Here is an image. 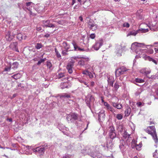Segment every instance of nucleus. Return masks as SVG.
<instances>
[{
  "label": "nucleus",
  "mask_w": 158,
  "mask_h": 158,
  "mask_svg": "<svg viewBox=\"0 0 158 158\" xmlns=\"http://www.w3.org/2000/svg\"><path fill=\"white\" fill-rule=\"evenodd\" d=\"M144 130L146 132L151 135L156 143H157L158 139L154 126H148Z\"/></svg>",
  "instance_id": "1"
},
{
  "label": "nucleus",
  "mask_w": 158,
  "mask_h": 158,
  "mask_svg": "<svg viewBox=\"0 0 158 158\" xmlns=\"http://www.w3.org/2000/svg\"><path fill=\"white\" fill-rule=\"evenodd\" d=\"M66 119L69 123H72L78 119V114L75 113H71L67 115Z\"/></svg>",
  "instance_id": "2"
},
{
  "label": "nucleus",
  "mask_w": 158,
  "mask_h": 158,
  "mask_svg": "<svg viewBox=\"0 0 158 158\" xmlns=\"http://www.w3.org/2000/svg\"><path fill=\"white\" fill-rule=\"evenodd\" d=\"M128 70L127 68L124 66H122L116 69L115 72V75L116 77H119L121 75L124 73L125 72Z\"/></svg>",
  "instance_id": "3"
},
{
  "label": "nucleus",
  "mask_w": 158,
  "mask_h": 158,
  "mask_svg": "<svg viewBox=\"0 0 158 158\" xmlns=\"http://www.w3.org/2000/svg\"><path fill=\"white\" fill-rule=\"evenodd\" d=\"M126 51V49L125 46H119L115 49V52L118 56H121L122 53Z\"/></svg>",
  "instance_id": "4"
},
{
  "label": "nucleus",
  "mask_w": 158,
  "mask_h": 158,
  "mask_svg": "<svg viewBox=\"0 0 158 158\" xmlns=\"http://www.w3.org/2000/svg\"><path fill=\"white\" fill-rule=\"evenodd\" d=\"M109 129V134L110 138L113 139L115 138L116 136V134L115 132V130L113 126H110Z\"/></svg>",
  "instance_id": "5"
},
{
  "label": "nucleus",
  "mask_w": 158,
  "mask_h": 158,
  "mask_svg": "<svg viewBox=\"0 0 158 158\" xmlns=\"http://www.w3.org/2000/svg\"><path fill=\"white\" fill-rule=\"evenodd\" d=\"M80 59H81L78 63V64L81 66H84L85 63L88 62L89 60V58L85 56L80 57Z\"/></svg>",
  "instance_id": "6"
},
{
  "label": "nucleus",
  "mask_w": 158,
  "mask_h": 158,
  "mask_svg": "<svg viewBox=\"0 0 158 158\" xmlns=\"http://www.w3.org/2000/svg\"><path fill=\"white\" fill-rule=\"evenodd\" d=\"M44 147L43 146L38 147L35 148L33 149L34 152L37 153L40 156L43 155L44 153Z\"/></svg>",
  "instance_id": "7"
},
{
  "label": "nucleus",
  "mask_w": 158,
  "mask_h": 158,
  "mask_svg": "<svg viewBox=\"0 0 158 158\" xmlns=\"http://www.w3.org/2000/svg\"><path fill=\"white\" fill-rule=\"evenodd\" d=\"M42 26L44 27H55L54 24L50 23V21L48 20L42 21Z\"/></svg>",
  "instance_id": "8"
},
{
  "label": "nucleus",
  "mask_w": 158,
  "mask_h": 158,
  "mask_svg": "<svg viewBox=\"0 0 158 158\" xmlns=\"http://www.w3.org/2000/svg\"><path fill=\"white\" fill-rule=\"evenodd\" d=\"M140 72L141 73L144 74L148 77L151 78V77L148 76V74L151 72V70L147 68H143L140 70Z\"/></svg>",
  "instance_id": "9"
},
{
  "label": "nucleus",
  "mask_w": 158,
  "mask_h": 158,
  "mask_svg": "<svg viewBox=\"0 0 158 158\" xmlns=\"http://www.w3.org/2000/svg\"><path fill=\"white\" fill-rule=\"evenodd\" d=\"M74 61H71L68 63L66 66V68L70 74H71L73 73L72 69L74 66Z\"/></svg>",
  "instance_id": "10"
},
{
  "label": "nucleus",
  "mask_w": 158,
  "mask_h": 158,
  "mask_svg": "<svg viewBox=\"0 0 158 158\" xmlns=\"http://www.w3.org/2000/svg\"><path fill=\"white\" fill-rule=\"evenodd\" d=\"M143 58L145 60H148L150 61H152L154 63H155V64H157V61L155 60H154L151 57L149 56H148L147 55H145L143 57Z\"/></svg>",
  "instance_id": "11"
},
{
  "label": "nucleus",
  "mask_w": 158,
  "mask_h": 158,
  "mask_svg": "<svg viewBox=\"0 0 158 158\" xmlns=\"http://www.w3.org/2000/svg\"><path fill=\"white\" fill-rule=\"evenodd\" d=\"M143 58L145 60H148L150 61H152L154 63H155V64H157V61L155 60H154L151 57L149 56H148L147 55H145L143 57Z\"/></svg>",
  "instance_id": "12"
},
{
  "label": "nucleus",
  "mask_w": 158,
  "mask_h": 158,
  "mask_svg": "<svg viewBox=\"0 0 158 158\" xmlns=\"http://www.w3.org/2000/svg\"><path fill=\"white\" fill-rule=\"evenodd\" d=\"M17 42H13L11 44L10 46V48L13 50H15L16 52H19V50L17 47Z\"/></svg>",
  "instance_id": "13"
},
{
  "label": "nucleus",
  "mask_w": 158,
  "mask_h": 158,
  "mask_svg": "<svg viewBox=\"0 0 158 158\" xmlns=\"http://www.w3.org/2000/svg\"><path fill=\"white\" fill-rule=\"evenodd\" d=\"M102 40H99L98 42L96 43L94 46V48L95 50H98L99 49L100 47L102 46Z\"/></svg>",
  "instance_id": "14"
},
{
  "label": "nucleus",
  "mask_w": 158,
  "mask_h": 158,
  "mask_svg": "<svg viewBox=\"0 0 158 158\" xmlns=\"http://www.w3.org/2000/svg\"><path fill=\"white\" fill-rule=\"evenodd\" d=\"M113 145L112 140L111 139H108L107 140L106 146L108 149L112 148Z\"/></svg>",
  "instance_id": "15"
},
{
  "label": "nucleus",
  "mask_w": 158,
  "mask_h": 158,
  "mask_svg": "<svg viewBox=\"0 0 158 158\" xmlns=\"http://www.w3.org/2000/svg\"><path fill=\"white\" fill-rule=\"evenodd\" d=\"M107 81L108 85L113 87L114 80L113 77L111 76L108 77Z\"/></svg>",
  "instance_id": "16"
},
{
  "label": "nucleus",
  "mask_w": 158,
  "mask_h": 158,
  "mask_svg": "<svg viewBox=\"0 0 158 158\" xmlns=\"http://www.w3.org/2000/svg\"><path fill=\"white\" fill-rule=\"evenodd\" d=\"M57 78L58 79H60L62 78V80L64 81V80H68V78L67 77H65L64 74L63 73H60L58 74L57 76Z\"/></svg>",
  "instance_id": "17"
},
{
  "label": "nucleus",
  "mask_w": 158,
  "mask_h": 158,
  "mask_svg": "<svg viewBox=\"0 0 158 158\" xmlns=\"http://www.w3.org/2000/svg\"><path fill=\"white\" fill-rule=\"evenodd\" d=\"M26 37V36L25 34H23L20 33L18 34L16 36L18 40H25Z\"/></svg>",
  "instance_id": "18"
},
{
  "label": "nucleus",
  "mask_w": 158,
  "mask_h": 158,
  "mask_svg": "<svg viewBox=\"0 0 158 158\" xmlns=\"http://www.w3.org/2000/svg\"><path fill=\"white\" fill-rule=\"evenodd\" d=\"M117 129L118 132L122 133L123 130L124 128L123 125L122 124H117Z\"/></svg>",
  "instance_id": "19"
},
{
  "label": "nucleus",
  "mask_w": 158,
  "mask_h": 158,
  "mask_svg": "<svg viewBox=\"0 0 158 158\" xmlns=\"http://www.w3.org/2000/svg\"><path fill=\"white\" fill-rule=\"evenodd\" d=\"M73 44L75 50H78L80 51H84V49L83 48H81L79 47L76 43L74 42L73 41Z\"/></svg>",
  "instance_id": "20"
},
{
  "label": "nucleus",
  "mask_w": 158,
  "mask_h": 158,
  "mask_svg": "<svg viewBox=\"0 0 158 158\" xmlns=\"http://www.w3.org/2000/svg\"><path fill=\"white\" fill-rule=\"evenodd\" d=\"M89 97V103L88 102V101L87 102V104H89V107H90V104L92 103V104H94V102L95 99L94 96L92 95H91L90 96H88Z\"/></svg>",
  "instance_id": "21"
},
{
  "label": "nucleus",
  "mask_w": 158,
  "mask_h": 158,
  "mask_svg": "<svg viewBox=\"0 0 158 158\" xmlns=\"http://www.w3.org/2000/svg\"><path fill=\"white\" fill-rule=\"evenodd\" d=\"M104 105L105 106L106 109L110 111H111L113 112L114 111L113 108L110 106V105L106 102H105L104 103Z\"/></svg>",
  "instance_id": "22"
},
{
  "label": "nucleus",
  "mask_w": 158,
  "mask_h": 158,
  "mask_svg": "<svg viewBox=\"0 0 158 158\" xmlns=\"http://www.w3.org/2000/svg\"><path fill=\"white\" fill-rule=\"evenodd\" d=\"M83 73L84 74L88 76L90 78H92L93 77V74L90 72L87 71H84L83 72Z\"/></svg>",
  "instance_id": "23"
},
{
  "label": "nucleus",
  "mask_w": 158,
  "mask_h": 158,
  "mask_svg": "<svg viewBox=\"0 0 158 158\" xmlns=\"http://www.w3.org/2000/svg\"><path fill=\"white\" fill-rule=\"evenodd\" d=\"M18 63L16 62L13 63L10 66L12 70H15L18 68Z\"/></svg>",
  "instance_id": "24"
},
{
  "label": "nucleus",
  "mask_w": 158,
  "mask_h": 158,
  "mask_svg": "<svg viewBox=\"0 0 158 158\" xmlns=\"http://www.w3.org/2000/svg\"><path fill=\"white\" fill-rule=\"evenodd\" d=\"M113 106L115 108H116L117 109H120L122 107V105L121 104L117 103L115 102H112Z\"/></svg>",
  "instance_id": "25"
},
{
  "label": "nucleus",
  "mask_w": 158,
  "mask_h": 158,
  "mask_svg": "<svg viewBox=\"0 0 158 158\" xmlns=\"http://www.w3.org/2000/svg\"><path fill=\"white\" fill-rule=\"evenodd\" d=\"M139 32V30H133L131 31H130L127 35V36L130 35H133L134 36L135 35L137 34H138Z\"/></svg>",
  "instance_id": "26"
},
{
  "label": "nucleus",
  "mask_w": 158,
  "mask_h": 158,
  "mask_svg": "<svg viewBox=\"0 0 158 158\" xmlns=\"http://www.w3.org/2000/svg\"><path fill=\"white\" fill-rule=\"evenodd\" d=\"M5 37L6 40H12L13 39V36L10 35V31H8L6 33Z\"/></svg>",
  "instance_id": "27"
},
{
  "label": "nucleus",
  "mask_w": 158,
  "mask_h": 158,
  "mask_svg": "<svg viewBox=\"0 0 158 158\" xmlns=\"http://www.w3.org/2000/svg\"><path fill=\"white\" fill-rule=\"evenodd\" d=\"M131 112V109L129 107H127L125 111V115L127 116H129Z\"/></svg>",
  "instance_id": "28"
},
{
  "label": "nucleus",
  "mask_w": 158,
  "mask_h": 158,
  "mask_svg": "<svg viewBox=\"0 0 158 158\" xmlns=\"http://www.w3.org/2000/svg\"><path fill=\"white\" fill-rule=\"evenodd\" d=\"M44 7L41 6H38V7L36 8V10L39 13L44 11Z\"/></svg>",
  "instance_id": "29"
},
{
  "label": "nucleus",
  "mask_w": 158,
  "mask_h": 158,
  "mask_svg": "<svg viewBox=\"0 0 158 158\" xmlns=\"http://www.w3.org/2000/svg\"><path fill=\"white\" fill-rule=\"evenodd\" d=\"M125 143L123 141H122V142L121 143V144L119 145V148L120 149L123 151L124 149L125 148Z\"/></svg>",
  "instance_id": "30"
},
{
  "label": "nucleus",
  "mask_w": 158,
  "mask_h": 158,
  "mask_svg": "<svg viewBox=\"0 0 158 158\" xmlns=\"http://www.w3.org/2000/svg\"><path fill=\"white\" fill-rule=\"evenodd\" d=\"M90 27H89L92 30H96L97 27V25L94 23H92V24H90Z\"/></svg>",
  "instance_id": "31"
},
{
  "label": "nucleus",
  "mask_w": 158,
  "mask_h": 158,
  "mask_svg": "<svg viewBox=\"0 0 158 158\" xmlns=\"http://www.w3.org/2000/svg\"><path fill=\"white\" fill-rule=\"evenodd\" d=\"M21 77V75L19 73H17L16 74L13 75L11 76L12 78H14L15 79L17 80L19 78Z\"/></svg>",
  "instance_id": "32"
},
{
  "label": "nucleus",
  "mask_w": 158,
  "mask_h": 158,
  "mask_svg": "<svg viewBox=\"0 0 158 158\" xmlns=\"http://www.w3.org/2000/svg\"><path fill=\"white\" fill-rule=\"evenodd\" d=\"M142 142L138 144H135L136 148L137 150H141V147H142Z\"/></svg>",
  "instance_id": "33"
},
{
  "label": "nucleus",
  "mask_w": 158,
  "mask_h": 158,
  "mask_svg": "<svg viewBox=\"0 0 158 158\" xmlns=\"http://www.w3.org/2000/svg\"><path fill=\"white\" fill-rule=\"evenodd\" d=\"M62 46L66 50H68L69 48V45L67 44V43L66 42H63L62 43Z\"/></svg>",
  "instance_id": "34"
},
{
  "label": "nucleus",
  "mask_w": 158,
  "mask_h": 158,
  "mask_svg": "<svg viewBox=\"0 0 158 158\" xmlns=\"http://www.w3.org/2000/svg\"><path fill=\"white\" fill-rule=\"evenodd\" d=\"M60 87L62 89L67 88L68 87V84L66 82L62 83L61 84Z\"/></svg>",
  "instance_id": "35"
},
{
  "label": "nucleus",
  "mask_w": 158,
  "mask_h": 158,
  "mask_svg": "<svg viewBox=\"0 0 158 158\" xmlns=\"http://www.w3.org/2000/svg\"><path fill=\"white\" fill-rule=\"evenodd\" d=\"M116 117L118 120H121L123 118V115L121 114H116Z\"/></svg>",
  "instance_id": "36"
},
{
  "label": "nucleus",
  "mask_w": 158,
  "mask_h": 158,
  "mask_svg": "<svg viewBox=\"0 0 158 158\" xmlns=\"http://www.w3.org/2000/svg\"><path fill=\"white\" fill-rule=\"evenodd\" d=\"M43 47V45L41 43H37L35 46V48L37 49H39Z\"/></svg>",
  "instance_id": "37"
},
{
  "label": "nucleus",
  "mask_w": 158,
  "mask_h": 158,
  "mask_svg": "<svg viewBox=\"0 0 158 158\" xmlns=\"http://www.w3.org/2000/svg\"><path fill=\"white\" fill-rule=\"evenodd\" d=\"M136 82L138 83H143L144 82V81L143 79L139 78H136L135 80Z\"/></svg>",
  "instance_id": "38"
},
{
  "label": "nucleus",
  "mask_w": 158,
  "mask_h": 158,
  "mask_svg": "<svg viewBox=\"0 0 158 158\" xmlns=\"http://www.w3.org/2000/svg\"><path fill=\"white\" fill-rule=\"evenodd\" d=\"M138 30L139 31H139H141L142 33H145L148 31V28H141Z\"/></svg>",
  "instance_id": "39"
},
{
  "label": "nucleus",
  "mask_w": 158,
  "mask_h": 158,
  "mask_svg": "<svg viewBox=\"0 0 158 158\" xmlns=\"http://www.w3.org/2000/svg\"><path fill=\"white\" fill-rule=\"evenodd\" d=\"M46 60V58H45L44 59H41L39 60L37 64L38 65H40L42 63L44 62Z\"/></svg>",
  "instance_id": "40"
},
{
  "label": "nucleus",
  "mask_w": 158,
  "mask_h": 158,
  "mask_svg": "<svg viewBox=\"0 0 158 158\" xmlns=\"http://www.w3.org/2000/svg\"><path fill=\"white\" fill-rule=\"evenodd\" d=\"M136 105L138 107H141L142 106H143L144 105V103H142L140 102H138L136 103Z\"/></svg>",
  "instance_id": "41"
},
{
  "label": "nucleus",
  "mask_w": 158,
  "mask_h": 158,
  "mask_svg": "<svg viewBox=\"0 0 158 158\" xmlns=\"http://www.w3.org/2000/svg\"><path fill=\"white\" fill-rule=\"evenodd\" d=\"M61 97L63 98H70V96L69 94H65L64 95H61Z\"/></svg>",
  "instance_id": "42"
},
{
  "label": "nucleus",
  "mask_w": 158,
  "mask_h": 158,
  "mask_svg": "<svg viewBox=\"0 0 158 158\" xmlns=\"http://www.w3.org/2000/svg\"><path fill=\"white\" fill-rule=\"evenodd\" d=\"M55 52L56 53V56L58 58H60L61 57V55L60 53L58 52L57 49L56 48L55 49Z\"/></svg>",
  "instance_id": "43"
},
{
  "label": "nucleus",
  "mask_w": 158,
  "mask_h": 158,
  "mask_svg": "<svg viewBox=\"0 0 158 158\" xmlns=\"http://www.w3.org/2000/svg\"><path fill=\"white\" fill-rule=\"evenodd\" d=\"M47 65L48 68L50 69L52 67V64L51 63L48 61L47 62Z\"/></svg>",
  "instance_id": "44"
},
{
  "label": "nucleus",
  "mask_w": 158,
  "mask_h": 158,
  "mask_svg": "<svg viewBox=\"0 0 158 158\" xmlns=\"http://www.w3.org/2000/svg\"><path fill=\"white\" fill-rule=\"evenodd\" d=\"M119 86L118 83L117 82L115 83L114 84V88L115 89L117 90V89L119 88Z\"/></svg>",
  "instance_id": "45"
},
{
  "label": "nucleus",
  "mask_w": 158,
  "mask_h": 158,
  "mask_svg": "<svg viewBox=\"0 0 158 158\" xmlns=\"http://www.w3.org/2000/svg\"><path fill=\"white\" fill-rule=\"evenodd\" d=\"M11 70H12L11 66L6 67L4 69V71H10Z\"/></svg>",
  "instance_id": "46"
},
{
  "label": "nucleus",
  "mask_w": 158,
  "mask_h": 158,
  "mask_svg": "<svg viewBox=\"0 0 158 158\" xmlns=\"http://www.w3.org/2000/svg\"><path fill=\"white\" fill-rule=\"evenodd\" d=\"M135 44L136 46H142L144 45V44L143 43H135Z\"/></svg>",
  "instance_id": "47"
},
{
  "label": "nucleus",
  "mask_w": 158,
  "mask_h": 158,
  "mask_svg": "<svg viewBox=\"0 0 158 158\" xmlns=\"http://www.w3.org/2000/svg\"><path fill=\"white\" fill-rule=\"evenodd\" d=\"M130 26L129 24L127 23H126L123 24V27H129Z\"/></svg>",
  "instance_id": "48"
},
{
  "label": "nucleus",
  "mask_w": 158,
  "mask_h": 158,
  "mask_svg": "<svg viewBox=\"0 0 158 158\" xmlns=\"http://www.w3.org/2000/svg\"><path fill=\"white\" fill-rule=\"evenodd\" d=\"M143 12V10L142 9H140L138 10L137 12V15H139V14H141Z\"/></svg>",
  "instance_id": "49"
},
{
  "label": "nucleus",
  "mask_w": 158,
  "mask_h": 158,
  "mask_svg": "<svg viewBox=\"0 0 158 158\" xmlns=\"http://www.w3.org/2000/svg\"><path fill=\"white\" fill-rule=\"evenodd\" d=\"M62 158H71V156L68 154L65 155Z\"/></svg>",
  "instance_id": "50"
},
{
  "label": "nucleus",
  "mask_w": 158,
  "mask_h": 158,
  "mask_svg": "<svg viewBox=\"0 0 158 158\" xmlns=\"http://www.w3.org/2000/svg\"><path fill=\"white\" fill-rule=\"evenodd\" d=\"M90 37L92 39H94L95 38V36L94 34H92L90 35Z\"/></svg>",
  "instance_id": "51"
},
{
  "label": "nucleus",
  "mask_w": 158,
  "mask_h": 158,
  "mask_svg": "<svg viewBox=\"0 0 158 158\" xmlns=\"http://www.w3.org/2000/svg\"><path fill=\"white\" fill-rule=\"evenodd\" d=\"M32 3V2H27L26 3V5L27 6H29Z\"/></svg>",
  "instance_id": "52"
},
{
  "label": "nucleus",
  "mask_w": 158,
  "mask_h": 158,
  "mask_svg": "<svg viewBox=\"0 0 158 158\" xmlns=\"http://www.w3.org/2000/svg\"><path fill=\"white\" fill-rule=\"evenodd\" d=\"M81 83H83L85 85H87V87H89V85H88V83L86 82H85L84 81H82L81 82Z\"/></svg>",
  "instance_id": "53"
},
{
  "label": "nucleus",
  "mask_w": 158,
  "mask_h": 158,
  "mask_svg": "<svg viewBox=\"0 0 158 158\" xmlns=\"http://www.w3.org/2000/svg\"><path fill=\"white\" fill-rule=\"evenodd\" d=\"M153 50L152 49H150L148 53L150 54L153 53Z\"/></svg>",
  "instance_id": "54"
},
{
  "label": "nucleus",
  "mask_w": 158,
  "mask_h": 158,
  "mask_svg": "<svg viewBox=\"0 0 158 158\" xmlns=\"http://www.w3.org/2000/svg\"><path fill=\"white\" fill-rule=\"evenodd\" d=\"M36 30L38 31H40L42 30V28L41 27H38V26L37 27Z\"/></svg>",
  "instance_id": "55"
},
{
  "label": "nucleus",
  "mask_w": 158,
  "mask_h": 158,
  "mask_svg": "<svg viewBox=\"0 0 158 158\" xmlns=\"http://www.w3.org/2000/svg\"><path fill=\"white\" fill-rule=\"evenodd\" d=\"M153 156L154 158H158V155L156 154H154Z\"/></svg>",
  "instance_id": "56"
},
{
  "label": "nucleus",
  "mask_w": 158,
  "mask_h": 158,
  "mask_svg": "<svg viewBox=\"0 0 158 158\" xmlns=\"http://www.w3.org/2000/svg\"><path fill=\"white\" fill-rule=\"evenodd\" d=\"M94 84V81H92L90 83V86L93 87Z\"/></svg>",
  "instance_id": "57"
},
{
  "label": "nucleus",
  "mask_w": 158,
  "mask_h": 158,
  "mask_svg": "<svg viewBox=\"0 0 158 158\" xmlns=\"http://www.w3.org/2000/svg\"><path fill=\"white\" fill-rule=\"evenodd\" d=\"M79 19L81 21H83V19L82 16H79Z\"/></svg>",
  "instance_id": "58"
},
{
  "label": "nucleus",
  "mask_w": 158,
  "mask_h": 158,
  "mask_svg": "<svg viewBox=\"0 0 158 158\" xmlns=\"http://www.w3.org/2000/svg\"><path fill=\"white\" fill-rule=\"evenodd\" d=\"M92 23H93V22H92L90 21H89V22L88 23L89 27H90V24H92Z\"/></svg>",
  "instance_id": "59"
},
{
  "label": "nucleus",
  "mask_w": 158,
  "mask_h": 158,
  "mask_svg": "<svg viewBox=\"0 0 158 158\" xmlns=\"http://www.w3.org/2000/svg\"><path fill=\"white\" fill-rule=\"evenodd\" d=\"M150 125H151L152 124H155V122L153 121H150Z\"/></svg>",
  "instance_id": "60"
},
{
  "label": "nucleus",
  "mask_w": 158,
  "mask_h": 158,
  "mask_svg": "<svg viewBox=\"0 0 158 158\" xmlns=\"http://www.w3.org/2000/svg\"><path fill=\"white\" fill-rule=\"evenodd\" d=\"M7 120L9 121L10 122H12V119L11 118H7Z\"/></svg>",
  "instance_id": "61"
},
{
  "label": "nucleus",
  "mask_w": 158,
  "mask_h": 158,
  "mask_svg": "<svg viewBox=\"0 0 158 158\" xmlns=\"http://www.w3.org/2000/svg\"><path fill=\"white\" fill-rule=\"evenodd\" d=\"M62 53L64 55H65L67 54V53H66V52H64V51H62Z\"/></svg>",
  "instance_id": "62"
},
{
  "label": "nucleus",
  "mask_w": 158,
  "mask_h": 158,
  "mask_svg": "<svg viewBox=\"0 0 158 158\" xmlns=\"http://www.w3.org/2000/svg\"><path fill=\"white\" fill-rule=\"evenodd\" d=\"M76 0H72V5H73L76 2Z\"/></svg>",
  "instance_id": "63"
},
{
  "label": "nucleus",
  "mask_w": 158,
  "mask_h": 158,
  "mask_svg": "<svg viewBox=\"0 0 158 158\" xmlns=\"http://www.w3.org/2000/svg\"><path fill=\"white\" fill-rule=\"evenodd\" d=\"M50 35L49 34H47L45 35L44 36L46 37H48Z\"/></svg>",
  "instance_id": "64"
}]
</instances>
